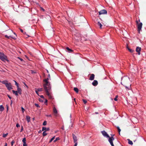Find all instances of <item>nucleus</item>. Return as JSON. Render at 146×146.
Instances as JSON below:
<instances>
[{
    "label": "nucleus",
    "mask_w": 146,
    "mask_h": 146,
    "mask_svg": "<svg viewBox=\"0 0 146 146\" xmlns=\"http://www.w3.org/2000/svg\"><path fill=\"white\" fill-rule=\"evenodd\" d=\"M117 129L118 130V131L119 133V134H120V132L121 131V130L119 127H117Z\"/></svg>",
    "instance_id": "72a5a7b5"
},
{
    "label": "nucleus",
    "mask_w": 146,
    "mask_h": 146,
    "mask_svg": "<svg viewBox=\"0 0 146 146\" xmlns=\"http://www.w3.org/2000/svg\"><path fill=\"white\" fill-rule=\"evenodd\" d=\"M50 129L49 127L46 128L45 127H43L42 128V131H44V130H45L46 131H49Z\"/></svg>",
    "instance_id": "dca6fc26"
},
{
    "label": "nucleus",
    "mask_w": 146,
    "mask_h": 146,
    "mask_svg": "<svg viewBox=\"0 0 146 146\" xmlns=\"http://www.w3.org/2000/svg\"><path fill=\"white\" fill-rule=\"evenodd\" d=\"M136 24L137 25V31L139 33H140L142 26V23H139L137 20L136 21Z\"/></svg>",
    "instance_id": "20e7f679"
},
{
    "label": "nucleus",
    "mask_w": 146,
    "mask_h": 146,
    "mask_svg": "<svg viewBox=\"0 0 146 146\" xmlns=\"http://www.w3.org/2000/svg\"><path fill=\"white\" fill-rule=\"evenodd\" d=\"M35 105L37 107H40V106H39V105L38 104H35Z\"/></svg>",
    "instance_id": "58836bf2"
},
{
    "label": "nucleus",
    "mask_w": 146,
    "mask_h": 146,
    "mask_svg": "<svg viewBox=\"0 0 146 146\" xmlns=\"http://www.w3.org/2000/svg\"><path fill=\"white\" fill-rule=\"evenodd\" d=\"M66 49L68 52H70L73 51V50H72L70 49L68 47H66Z\"/></svg>",
    "instance_id": "f3484780"
},
{
    "label": "nucleus",
    "mask_w": 146,
    "mask_h": 146,
    "mask_svg": "<svg viewBox=\"0 0 146 146\" xmlns=\"http://www.w3.org/2000/svg\"><path fill=\"white\" fill-rule=\"evenodd\" d=\"M48 78L45 79L43 80V82L45 83L43 84V87L44 89L46 92V95L48 96L50 99L52 98V97L50 95L49 91L51 89L50 83L48 81V80L50 79V74H48Z\"/></svg>",
    "instance_id": "f257e3e1"
},
{
    "label": "nucleus",
    "mask_w": 146,
    "mask_h": 146,
    "mask_svg": "<svg viewBox=\"0 0 146 146\" xmlns=\"http://www.w3.org/2000/svg\"><path fill=\"white\" fill-rule=\"evenodd\" d=\"M7 96L10 99H11V96H10L8 94Z\"/></svg>",
    "instance_id": "49530a36"
},
{
    "label": "nucleus",
    "mask_w": 146,
    "mask_h": 146,
    "mask_svg": "<svg viewBox=\"0 0 146 146\" xmlns=\"http://www.w3.org/2000/svg\"><path fill=\"white\" fill-rule=\"evenodd\" d=\"M92 85L94 86H96L98 84V81L96 80H94L92 83Z\"/></svg>",
    "instance_id": "ddd939ff"
},
{
    "label": "nucleus",
    "mask_w": 146,
    "mask_h": 146,
    "mask_svg": "<svg viewBox=\"0 0 146 146\" xmlns=\"http://www.w3.org/2000/svg\"><path fill=\"white\" fill-rule=\"evenodd\" d=\"M38 91H37V90H36L35 91V92L36 93V94H38Z\"/></svg>",
    "instance_id": "3c124183"
},
{
    "label": "nucleus",
    "mask_w": 146,
    "mask_h": 146,
    "mask_svg": "<svg viewBox=\"0 0 146 146\" xmlns=\"http://www.w3.org/2000/svg\"><path fill=\"white\" fill-rule=\"evenodd\" d=\"M129 80L128 77L123 76L121 78V84L125 86L126 88L130 89L131 84L129 83Z\"/></svg>",
    "instance_id": "f03ea898"
},
{
    "label": "nucleus",
    "mask_w": 146,
    "mask_h": 146,
    "mask_svg": "<svg viewBox=\"0 0 146 146\" xmlns=\"http://www.w3.org/2000/svg\"><path fill=\"white\" fill-rule=\"evenodd\" d=\"M46 116H47V117H51L52 116L51 115H46Z\"/></svg>",
    "instance_id": "79ce46f5"
},
{
    "label": "nucleus",
    "mask_w": 146,
    "mask_h": 146,
    "mask_svg": "<svg viewBox=\"0 0 146 146\" xmlns=\"http://www.w3.org/2000/svg\"><path fill=\"white\" fill-rule=\"evenodd\" d=\"M5 86L9 90H10L11 89H12L13 88L12 87L11 84L10 83L6 84Z\"/></svg>",
    "instance_id": "6e6552de"
},
{
    "label": "nucleus",
    "mask_w": 146,
    "mask_h": 146,
    "mask_svg": "<svg viewBox=\"0 0 146 146\" xmlns=\"http://www.w3.org/2000/svg\"><path fill=\"white\" fill-rule=\"evenodd\" d=\"M11 33H13V31H11Z\"/></svg>",
    "instance_id": "69168bd1"
},
{
    "label": "nucleus",
    "mask_w": 146,
    "mask_h": 146,
    "mask_svg": "<svg viewBox=\"0 0 146 146\" xmlns=\"http://www.w3.org/2000/svg\"><path fill=\"white\" fill-rule=\"evenodd\" d=\"M24 33V34L26 33V32H25V33Z\"/></svg>",
    "instance_id": "0e129e2a"
},
{
    "label": "nucleus",
    "mask_w": 146,
    "mask_h": 146,
    "mask_svg": "<svg viewBox=\"0 0 146 146\" xmlns=\"http://www.w3.org/2000/svg\"><path fill=\"white\" fill-rule=\"evenodd\" d=\"M26 119L28 123L30 122V117L29 116H26Z\"/></svg>",
    "instance_id": "6ab92c4d"
},
{
    "label": "nucleus",
    "mask_w": 146,
    "mask_h": 146,
    "mask_svg": "<svg viewBox=\"0 0 146 146\" xmlns=\"http://www.w3.org/2000/svg\"><path fill=\"white\" fill-rule=\"evenodd\" d=\"M61 129H63V130H64V127L63 126V127H61Z\"/></svg>",
    "instance_id": "bf43d9fd"
},
{
    "label": "nucleus",
    "mask_w": 146,
    "mask_h": 146,
    "mask_svg": "<svg viewBox=\"0 0 146 146\" xmlns=\"http://www.w3.org/2000/svg\"><path fill=\"white\" fill-rule=\"evenodd\" d=\"M141 48L140 47H139V46H137L136 47V52H138V55H139L140 54V51H141Z\"/></svg>",
    "instance_id": "9b49d317"
},
{
    "label": "nucleus",
    "mask_w": 146,
    "mask_h": 146,
    "mask_svg": "<svg viewBox=\"0 0 146 146\" xmlns=\"http://www.w3.org/2000/svg\"><path fill=\"white\" fill-rule=\"evenodd\" d=\"M128 141V143L131 145H132L133 143L129 139H127Z\"/></svg>",
    "instance_id": "4be33fe9"
},
{
    "label": "nucleus",
    "mask_w": 146,
    "mask_h": 146,
    "mask_svg": "<svg viewBox=\"0 0 146 146\" xmlns=\"http://www.w3.org/2000/svg\"><path fill=\"white\" fill-rule=\"evenodd\" d=\"M41 8L42 10L43 11H44V9L43 8Z\"/></svg>",
    "instance_id": "6e6d98bb"
},
{
    "label": "nucleus",
    "mask_w": 146,
    "mask_h": 146,
    "mask_svg": "<svg viewBox=\"0 0 146 146\" xmlns=\"http://www.w3.org/2000/svg\"><path fill=\"white\" fill-rule=\"evenodd\" d=\"M24 85H25L26 86H27V87H28L26 85V84L25 83H24Z\"/></svg>",
    "instance_id": "4d7b16f0"
},
{
    "label": "nucleus",
    "mask_w": 146,
    "mask_h": 146,
    "mask_svg": "<svg viewBox=\"0 0 146 146\" xmlns=\"http://www.w3.org/2000/svg\"><path fill=\"white\" fill-rule=\"evenodd\" d=\"M47 135V134L46 133L45 131H44L43 132V133H42V135H43V136H46Z\"/></svg>",
    "instance_id": "c85d7f7f"
},
{
    "label": "nucleus",
    "mask_w": 146,
    "mask_h": 146,
    "mask_svg": "<svg viewBox=\"0 0 146 146\" xmlns=\"http://www.w3.org/2000/svg\"><path fill=\"white\" fill-rule=\"evenodd\" d=\"M74 102H75L76 103L75 98H74Z\"/></svg>",
    "instance_id": "13d9d810"
},
{
    "label": "nucleus",
    "mask_w": 146,
    "mask_h": 146,
    "mask_svg": "<svg viewBox=\"0 0 146 146\" xmlns=\"http://www.w3.org/2000/svg\"><path fill=\"white\" fill-rule=\"evenodd\" d=\"M55 137V136H54L53 137H52L51 139L49 141V143H51L54 139Z\"/></svg>",
    "instance_id": "2f4dec72"
},
{
    "label": "nucleus",
    "mask_w": 146,
    "mask_h": 146,
    "mask_svg": "<svg viewBox=\"0 0 146 146\" xmlns=\"http://www.w3.org/2000/svg\"><path fill=\"white\" fill-rule=\"evenodd\" d=\"M95 113L97 114H98V112H95Z\"/></svg>",
    "instance_id": "680f3d73"
},
{
    "label": "nucleus",
    "mask_w": 146,
    "mask_h": 146,
    "mask_svg": "<svg viewBox=\"0 0 146 146\" xmlns=\"http://www.w3.org/2000/svg\"><path fill=\"white\" fill-rule=\"evenodd\" d=\"M99 15H101L102 14H106L107 11L105 9H103L99 12Z\"/></svg>",
    "instance_id": "0eeeda50"
},
{
    "label": "nucleus",
    "mask_w": 146,
    "mask_h": 146,
    "mask_svg": "<svg viewBox=\"0 0 146 146\" xmlns=\"http://www.w3.org/2000/svg\"><path fill=\"white\" fill-rule=\"evenodd\" d=\"M73 135V139L74 141V142H77V138L76 136L74 135V134H72Z\"/></svg>",
    "instance_id": "f8f14e48"
},
{
    "label": "nucleus",
    "mask_w": 146,
    "mask_h": 146,
    "mask_svg": "<svg viewBox=\"0 0 146 146\" xmlns=\"http://www.w3.org/2000/svg\"><path fill=\"white\" fill-rule=\"evenodd\" d=\"M46 121H44L43 123V125H46Z\"/></svg>",
    "instance_id": "473e14b6"
},
{
    "label": "nucleus",
    "mask_w": 146,
    "mask_h": 146,
    "mask_svg": "<svg viewBox=\"0 0 146 146\" xmlns=\"http://www.w3.org/2000/svg\"><path fill=\"white\" fill-rule=\"evenodd\" d=\"M75 144L74 146H77V142H74Z\"/></svg>",
    "instance_id": "a18cd8bd"
},
{
    "label": "nucleus",
    "mask_w": 146,
    "mask_h": 146,
    "mask_svg": "<svg viewBox=\"0 0 146 146\" xmlns=\"http://www.w3.org/2000/svg\"><path fill=\"white\" fill-rule=\"evenodd\" d=\"M23 127L22 126H21V130L20 132H21L23 131Z\"/></svg>",
    "instance_id": "4c0bfd02"
},
{
    "label": "nucleus",
    "mask_w": 146,
    "mask_h": 146,
    "mask_svg": "<svg viewBox=\"0 0 146 146\" xmlns=\"http://www.w3.org/2000/svg\"><path fill=\"white\" fill-rule=\"evenodd\" d=\"M4 110V107L2 105L0 106V111H2Z\"/></svg>",
    "instance_id": "5701e85b"
},
{
    "label": "nucleus",
    "mask_w": 146,
    "mask_h": 146,
    "mask_svg": "<svg viewBox=\"0 0 146 146\" xmlns=\"http://www.w3.org/2000/svg\"><path fill=\"white\" fill-rule=\"evenodd\" d=\"M23 146H27V144H26V143H23Z\"/></svg>",
    "instance_id": "c03bdc74"
},
{
    "label": "nucleus",
    "mask_w": 146,
    "mask_h": 146,
    "mask_svg": "<svg viewBox=\"0 0 146 146\" xmlns=\"http://www.w3.org/2000/svg\"><path fill=\"white\" fill-rule=\"evenodd\" d=\"M127 49H128V50H129V51L131 52H133L134 50H133L131 49H130V48H129L128 47H127Z\"/></svg>",
    "instance_id": "393cba45"
},
{
    "label": "nucleus",
    "mask_w": 146,
    "mask_h": 146,
    "mask_svg": "<svg viewBox=\"0 0 146 146\" xmlns=\"http://www.w3.org/2000/svg\"><path fill=\"white\" fill-rule=\"evenodd\" d=\"M40 96L41 98H44V97L43 95H41Z\"/></svg>",
    "instance_id": "de8ad7c7"
},
{
    "label": "nucleus",
    "mask_w": 146,
    "mask_h": 146,
    "mask_svg": "<svg viewBox=\"0 0 146 146\" xmlns=\"http://www.w3.org/2000/svg\"><path fill=\"white\" fill-rule=\"evenodd\" d=\"M21 110L23 113L25 111V109L23 107H21Z\"/></svg>",
    "instance_id": "a19ab883"
},
{
    "label": "nucleus",
    "mask_w": 146,
    "mask_h": 146,
    "mask_svg": "<svg viewBox=\"0 0 146 146\" xmlns=\"http://www.w3.org/2000/svg\"><path fill=\"white\" fill-rule=\"evenodd\" d=\"M47 100L46 99L45 101V103H47Z\"/></svg>",
    "instance_id": "864d4df0"
},
{
    "label": "nucleus",
    "mask_w": 146,
    "mask_h": 146,
    "mask_svg": "<svg viewBox=\"0 0 146 146\" xmlns=\"http://www.w3.org/2000/svg\"><path fill=\"white\" fill-rule=\"evenodd\" d=\"M1 82L2 84H5V85H6V84L8 83L7 81L6 80H4L3 81Z\"/></svg>",
    "instance_id": "412c9836"
},
{
    "label": "nucleus",
    "mask_w": 146,
    "mask_h": 146,
    "mask_svg": "<svg viewBox=\"0 0 146 146\" xmlns=\"http://www.w3.org/2000/svg\"><path fill=\"white\" fill-rule=\"evenodd\" d=\"M57 131H55V133H57Z\"/></svg>",
    "instance_id": "052dcab7"
},
{
    "label": "nucleus",
    "mask_w": 146,
    "mask_h": 146,
    "mask_svg": "<svg viewBox=\"0 0 146 146\" xmlns=\"http://www.w3.org/2000/svg\"><path fill=\"white\" fill-rule=\"evenodd\" d=\"M13 103V101L12 100H11V104H12Z\"/></svg>",
    "instance_id": "5fc2aeb1"
},
{
    "label": "nucleus",
    "mask_w": 146,
    "mask_h": 146,
    "mask_svg": "<svg viewBox=\"0 0 146 146\" xmlns=\"http://www.w3.org/2000/svg\"><path fill=\"white\" fill-rule=\"evenodd\" d=\"M37 90L39 92H41L42 91L43 89L42 88H39L37 89Z\"/></svg>",
    "instance_id": "bb28decb"
},
{
    "label": "nucleus",
    "mask_w": 146,
    "mask_h": 146,
    "mask_svg": "<svg viewBox=\"0 0 146 146\" xmlns=\"http://www.w3.org/2000/svg\"><path fill=\"white\" fill-rule=\"evenodd\" d=\"M60 139V138L59 137H57L56 139L54 141V142H55L59 140Z\"/></svg>",
    "instance_id": "c756f323"
},
{
    "label": "nucleus",
    "mask_w": 146,
    "mask_h": 146,
    "mask_svg": "<svg viewBox=\"0 0 146 146\" xmlns=\"http://www.w3.org/2000/svg\"><path fill=\"white\" fill-rule=\"evenodd\" d=\"M26 139L25 137L23 138L22 141L23 143H26Z\"/></svg>",
    "instance_id": "7c9ffc66"
},
{
    "label": "nucleus",
    "mask_w": 146,
    "mask_h": 146,
    "mask_svg": "<svg viewBox=\"0 0 146 146\" xmlns=\"http://www.w3.org/2000/svg\"><path fill=\"white\" fill-rule=\"evenodd\" d=\"M8 133H7L6 134L3 133V137H5L8 135Z\"/></svg>",
    "instance_id": "a878e982"
},
{
    "label": "nucleus",
    "mask_w": 146,
    "mask_h": 146,
    "mask_svg": "<svg viewBox=\"0 0 146 146\" xmlns=\"http://www.w3.org/2000/svg\"><path fill=\"white\" fill-rule=\"evenodd\" d=\"M97 24L98 26H100V29H101L102 28V25L99 22H98L97 23Z\"/></svg>",
    "instance_id": "aec40b11"
},
{
    "label": "nucleus",
    "mask_w": 146,
    "mask_h": 146,
    "mask_svg": "<svg viewBox=\"0 0 146 146\" xmlns=\"http://www.w3.org/2000/svg\"><path fill=\"white\" fill-rule=\"evenodd\" d=\"M94 76L95 75L94 74H92L90 77L89 79L91 80H94Z\"/></svg>",
    "instance_id": "2eb2a0df"
},
{
    "label": "nucleus",
    "mask_w": 146,
    "mask_h": 146,
    "mask_svg": "<svg viewBox=\"0 0 146 146\" xmlns=\"http://www.w3.org/2000/svg\"><path fill=\"white\" fill-rule=\"evenodd\" d=\"M17 92L19 94H22V90L19 87L17 88Z\"/></svg>",
    "instance_id": "4468645a"
},
{
    "label": "nucleus",
    "mask_w": 146,
    "mask_h": 146,
    "mask_svg": "<svg viewBox=\"0 0 146 146\" xmlns=\"http://www.w3.org/2000/svg\"><path fill=\"white\" fill-rule=\"evenodd\" d=\"M7 143H5L4 146H7Z\"/></svg>",
    "instance_id": "603ef678"
},
{
    "label": "nucleus",
    "mask_w": 146,
    "mask_h": 146,
    "mask_svg": "<svg viewBox=\"0 0 146 146\" xmlns=\"http://www.w3.org/2000/svg\"><path fill=\"white\" fill-rule=\"evenodd\" d=\"M112 137H113L114 136V135H112Z\"/></svg>",
    "instance_id": "e2e57ef3"
},
{
    "label": "nucleus",
    "mask_w": 146,
    "mask_h": 146,
    "mask_svg": "<svg viewBox=\"0 0 146 146\" xmlns=\"http://www.w3.org/2000/svg\"><path fill=\"white\" fill-rule=\"evenodd\" d=\"M12 92L13 94H15L16 96H18V93L17 92V91H15L14 90H12Z\"/></svg>",
    "instance_id": "a211bd4d"
},
{
    "label": "nucleus",
    "mask_w": 146,
    "mask_h": 146,
    "mask_svg": "<svg viewBox=\"0 0 146 146\" xmlns=\"http://www.w3.org/2000/svg\"><path fill=\"white\" fill-rule=\"evenodd\" d=\"M139 21H140V20H139Z\"/></svg>",
    "instance_id": "338daca9"
},
{
    "label": "nucleus",
    "mask_w": 146,
    "mask_h": 146,
    "mask_svg": "<svg viewBox=\"0 0 146 146\" xmlns=\"http://www.w3.org/2000/svg\"><path fill=\"white\" fill-rule=\"evenodd\" d=\"M15 143V141L14 140H13L11 142V145L12 146H13L14 144V143Z\"/></svg>",
    "instance_id": "c9c22d12"
},
{
    "label": "nucleus",
    "mask_w": 146,
    "mask_h": 146,
    "mask_svg": "<svg viewBox=\"0 0 146 146\" xmlns=\"http://www.w3.org/2000/svg\"><path fill=\"white\" fill-rule=\"evenodd\" d=\"M53 112L54 114V115L55 116H57V115L58 111L56 109L55 107H54L53 108Z\"/></svg>",
    "instance_id": "9d476101"
},
{
    "label": "nucleus",
    "mask_w": 146,
    "mask_h": 146,
    "mask_svg": "<svg viewBox=\"0 0 146 146\" xmlns=\"http://www.w3.org/2000/svg\"><path fill=\"white\" fill-rule=\"evenodd\" d=\"M18 58L19 59H20V60L21 61H23V59L21 58H20V57H18Z\"/></svg>",
    "instance_id": "37998d69"
},
{
    "label": "nucleus",
    "mask_w": 146,
    "mask_h": 146,
    "mask_svg": "<svg viewBox=\"0 0 146 146\" xmlns=\"http://www.w3.org/2000/svg\"><path fill=\"white\" fill-rule=\"evenodd\" d=\"M39 101L40 102H43V101L42 100V99H39Z\"/></svg>",
    "instance_id": "09e8293b"
},
{
    "label": "nucleus",
    "mask_w": 146,
    "mask_h": 146,
    "mask_svg": "<svg viewBox=\"0 0 146 146\" xmlns=\"http://www.w3.org/2000/svg\"><path fill=\"white\" fill-rule=\"evenodd\" d=\"M20 30L22 33H23V31L22 29H20Z\"/></svg>",
    "instance_id": "8fccbe9b"
},
{
    "label": "nucleus",
    "mask_w": 146,
    "mask_h": 146,
    "mask_svg": "<svg viewBox=\"0 0 146 146\" xmlns=\"http://www.w3.org/2000/svg\"><path fill=\"white\" fill-rule=\"evenodd\" d=\"M0 59L2 61L7 60V57L3 52H0Z\"/></svg>",
    "instance_id": "39448f33"
},
{
    "label": "nucleus",
    "mask_w": 146,
    "mask_h": 146,
    "mask_svg": "<svg viewBox=\"0 0 146 146\" xmlns=\"http://www.w3.org/2000/svg\"><path fill=\"white\" fill-rule=\"evenodd\" d=\"M100 19L103 22L102 23V24L104 25H106V17H102V16H100Z\"/></svg>",
    "instance_id": "1a4fd4ad"
},
{
    "label": "nucleus",
    "mask_w": 146,
    "mask_h": 146,
    "mask_svg": "<svg viewBox=\"0 0 146 146\" xmlns=\"http://www.w3.org/2000/svg\"><path fill=\"white\" fill-rule=\"evenodd\" d=\"M16 127H20V125L19 124H18V123H17L16 124Z\"/></svg>",
    "instance_id": "ea45409f"
},
{
    "label": "nucleus",
    "mask_w": 146,
    "mask_h": 146,
    "mask_svg": "<svg viewBox=\"0 0 146 146\" xmlns=\"http://www.w3.org/2000/svg\"><path fill=\"white\" fill-rule=\"evenodd\" d=\"M14 35H10L9 36H8L7 35H5V37L8 38H9L10 37L11 38L15 40L17 39V35L15 33H14Z\"/></svg>",
    "instance_id": "423d86ee"
},
{
    "label": "nucleus",
    "mask_w": 146,
    "mask_h": 146,
    "mask_svg": "<svg viewBox=\"0 0 146 146\" xmlns=\"http://www.w3.org/2000/svg\"><path fill=\"white\" fill-rule=\"evenodd\" d=\"M44 146H45V145H44Z\"/></svg>",
    "instance_id": "774afa93"
},
{
    "label": "nucleus",
    "mask_w": 146,
    "mask_h": 146,
    "mask_svg": "<svg viewBox=\"0 0 146 146\" xmlns=\"http://www.w3.org/2000/svg\"><path fill=\"white\" fill-rule=\"evenodd\" d=\"M15 82V84L17 86V88H19V84L15 81H14Z\"/></svg>",
    "instance_id": "cd10ccee"
},
{
    "label": "nucleus",
    "mask_w": 146,
    "mask_h": 146,
    "mask_svg": "<svg viewBox=\"0 0 146 146\" xmlns=\"http://www.w3.org/2000/svg\"><path fill=\"white\" fill-rule=\"evenodd\" d=\"M117 97H118V96L117 95H116L115 96V98H114V100L115 101H117Z\"/></svg>",
    "instance_id": "f704fd0d"
},
{
    "label": "nucleus",
    "mask_w": 146,
    "mask_h": 146,
    "mask_svg": "<svg viewBox=\"0 0 146 146\" xmlns=\"http://www.w3.org/2000/svg\"><path fill=\"white\" fill-rule=\"evenodd\" d=\"M83 101L84 103L85 104H86L87 102V101L83 99Z\"/></svg>",
    "instance_id": "e433bc0d"
},
{
    "label": "nucleus",
    "mask_w": 146,
    "mask_h": 146,
    "mask_svg": "<svg viewBox=\"0 0 146 146\" xmlns=\"http://www.w3.org/2000/svg\"><path fill=\"white\" fill-rule=\"evenodd\" d=\"M74 90L76 93H78V89L77 88H74Z\"/></svg>",
    "instance_id": "b1692460"
},
{
    "label": "nucleus",
    "mask_w": 146,
    "mask_h": 146,
    "mask_svg": "<svg viewBox=\"0 0 146 146\" xmlns=\"http://www.w3.org/2000/svg\"><path fill=\"white\" fill-rule=\"evenodd\" d=\"M101 132L102 135L108 138H109L108 141L110 144L111 146H114L113 143V141L114 140V138L113 137H110L109 135L105 131H103Z\"/></svg>",
    "instance_id": "7ed1b4c3"
}]
</instances>
